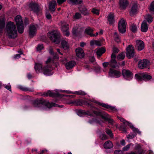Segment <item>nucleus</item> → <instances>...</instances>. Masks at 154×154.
Masks as SVG:
<instances>
[{"label":"nucleus","instance_id":"obj_56","mask_svg":"<svg viewBox=\"0 0 154 154\" xmlns=\"http://www.w3.org/2000/svg\"><path fill=\"white\" fill-rule=\"evenodd\" d=\"M48 51L50 54L51 55H52L54 53L53 52V49L51 47H50L49 48L48 50Z\"/></svg>","mask_w":154,"mask_h":154},{"label":"nucleus","instance_id":"obj_62","mask_svg":"<svg viewBox=\"0 0 154 154\" xmlns=\"http://www.w3.org/2000/svg\"><path fill=\"white\" fill-rule=\"evenodd\" d=\"M46 17L48 19H50L51 18V15L49 13H46Z\"/></svg>","mask_w":154,"mask_h":154},{"label":"nucleus","instance_id":"obj_34","mask_svg":"<svg viewBox=\"0 0 154 154\" xmlns=\"http://www.w3.org/2000/svg\"><path fill=\"white\" fill-rule=\"evenodd\" d=\"M43 96H49L51 97H53L56 95L55 93L49 91L46 92L44 93L42 95Z\"/></svg>","mask_w":154,"mask_h":154},{"label":"nucleus","instance_id":"obj_18","mask_svg":"<svg viewBox=\"0 0 154 154\" xmlns=\"http://www.w3.org/2000/svg\"><path fill=\"white\" fill-rule=\"evenodd\" d=\"M51 68L50 67L46 66L42 69V70L45 75H50L53 74V72H51Z\"/></svg>","mask_w":154,"mask_h":154},{"label":"nucleus","instance_id":"obj_11","mask_svg":"<svg viewBox=\"0 0 154 154\" xmlns=\"http://www.w3.org/2000/svg\"><path fill=\"white\" fill-rule=\"evenodd\" d=\"M109 76L111 77H115L116 78L119 77L121 75V73L119 70L114 69L112 68L109 69Z\"/></svg>","mask_w":154,"mask_h":154},{"label":"nucleus","instance_id":"obj_60","mask_svg":"<svg viewBox=\"0 0 154 154\" xmlns=\"http://www.w3.org/2000/svg\"><path fill=\"white\" fill-rule=\"evenodd\" d=\"M116 55L115 53H112L111 55V60H116Z\"/></svg>","mask_w":154,"mask_h":154},{"label":"nucleus","instance_id":"obj_23","mask_svg":"<svg viewBox=\"0 0 154 154\" xmlns=\"http://www.w3.org/2000/svg\"><path fill=\"white\" fill-rule=\"evenodd\" d=\"M76 63L74 61H71L66 63L65 66L67 69H69L72 68L75 65Z\"/></svg>","mask_w":154,"mask_h":154},{"label":"nucleus","instance_id":"obj_22","mask_svg":"<svg viewBox=\"0 0 154 154\" xmlns=\"http://www.w3.org/2000/svg\"><path fill=\"white\" fill-rule=\"evenodd\" d=\"M56 5V2L55 1L52 0L51 2L49 5V10L51 11H55V7Z\"/></svg>","mask_w":154,"mask_h":154},{"label":"nucleus","instance_id":"obj_17","mask_svg":"<svg viewBox=\"0 0 154 154\" xmlns=\"http://www.w3.org/2000/svg\"><path fill=\"white\" fill-rule=\"evenodd\" d=\"M120 64L117 63L116 60H110L109 62V66L112 68L118 69Z\"/></svg>","mask_w":154,"mask_h":154},{"label":"nucleus","instance_id":"obj_7","mask_svg":"<svg viewBox=\"0 0 154 154\" xmlns=\"http://www.w3.org/2000/svg\"><path fill=\"white\" fill-rule=\"evenodd\" d=\"M119 30L122 33H125L126 30V22L124 19L122 18L120 20L119 23Z\"/></svg>","mask_w":154,"mask_h":154},{"label":"nucleus","instance_id":"obj_40","mask_svg":"<svg viewBox=\"0 0 154 154\" xmlns=\"http://www.w3.org/2000/svg\"><path fill=\"white\" fill-rule=\"evenodd\" d=\"M125 57V53H122L118 55L117 57V58L119 60H122L124 59Z\"/></svg>","mask_w":154,"mask_h":154},{"label":"nucleus","instance_id":"obj_44","mask_svg":"<svg viewBox=\"0 0 154 154\" xmlns=\"http://www.w3.org/2000/svg\"><path fill=\"white\" fill-rule=\"evenodd\" d=\"M81 17V14L79 13H76L73 16L74 19H78L80 18Z\"/></svg>","mask_w":154,"mask_h":154},{"label":"nucleus","instance_id":"obj_30","mask_svg":"<svg viewBox=\"0 0 154 154\" xmlns=\"http://www.w3.org/2000/svg\"><path fill=\"white\" fill-rule=\"evenodd\" d=\"M68 3L72 5H78L81 4L82 2V0H68Z\"/></svg>","mask_w":154,"mask_h":154},{"label":"nucleus","instance_id":"obj_38","mask_svg":"<svg viewBox=\"0 0 154 154\" xmlns=\"http://www.w3.org/2000/svg\"><path fill=\"white\" fill-rule=\"evenodd\" d=\"M71 103H73L75 105L80 106L82 105V101L80 100L74 101L68 103V104H70Z\"/></svg>","mask_w":154,"mask_h":154},{"label":"nucleus","instance_id":"obj_36","mask_svg":"<svg viewBox=\"0 0 154 154\" xmlns=\"http://www.w3.org/2000/svg\"><path fill=\"white\" fill-rule=\"evenodd\" d=\"M81 13L85 16L88 15L89 13L87 9L85 7H83L80 9Z\"/></svg>","mask_w":154,"mask_h":154},{"label":"nucleus","instance_id":"obj_10","mask_svg":"<svg viewBox=\"0 0 154 154\" xmlns=\"http://www.w3.org/2000/svg\"><path fill=\"white\" fill-rule=\"evenodd\" d=\"M38 27V26L37 25H31L30 26L29 29V35L30 37H33L35 35Z\"/></svg>","mask_w":154,"mask_h":154},{"label":"nucleus","instance_id":"obj_37","mask_svg":"<svg viewBox=\"0 0 154 154\" xmlns=\"http://www.w3.org/2000/svg\"><path fill=\"white\" fill-rule=\"evenodd\" d=\"M145 20L149 23H151L153 20V17L150 15H147L145 16Z\"/></svg>","mask_w":154,"mask_h":154},{"label":"nucleus","instance_id":"obj_53","mask_svg":"<svg viewBox=\"0 0 154 154\" xmlns=\"http://www.w3.org/2000/svg\"><path fill=\"white\" fill-rule=\"evenodd\" d=\"M113 53H117L119 52L118 49L115 47H114L112 49Z\"/></svg>","mask_w":154,"mask_h":154},{"label":"nucleus","instance_id":"obj_35","mask_svg":"<svg viewBox=\"0 0 154 154\" xmlns=\"http://www.w3.org/2000/svg\"><path fill=\"white\" fill-rule=\"evenodd\" d=\"M5 24V20L4 19L0 20V32H2L4 28Z\"/></svg>","mask_w":154,"mask_h":154},{"label":"nucleus","instance_id":"obj_49","mask_svg":"<svg viewBox=\"0 0 154 154\" xmlns=\"http://www.w3.org/2000/svg\"><path fill=\"white\" fill-rule=\"evenodd\" d=\"M44 47L43 45H38L37 47L36 50L37 51H40L42 49H43Z\"/></svg>","mask_w":154,"mask_h":154},{"label":"nucleus","instance_id":"obj_50","mask_svg":"<svg viewBox=\"0 0 154 154\" xmlns=\"http://www.w3.org/2000/svg\"><path fill=\"white\" fill-rule=\"evenodd\" d=\"M149 10L152 11H154V1L151 3L149 7Z\"/></svg>","mask_w":154,"mask_h":154},{"label":"nucleus","instance_id":"obj_19","mask_svg":"<svg viewBox=\"0 0 154 154\" xmlns=\"http://www.w3.org/2000/svg\"><path fill=\"white\" fill-rule=\"evenodd\" d=\"M107 19L109 22V24H112L115 21L114 14L112 13H110L107 16Z\"/></svg>","mask_w":154,"mask_h":154},{"label":"nucleus","instance_id":"obj_39","mask_svg":"<svg viewBox=\"0 0 154 154\" xmlns=\"http://www.w3.org/2000/svg\"><path fill=\"white\" fill-rule=\"evenodd\" d=\"M114 38L115 40L117 42H120V37L118 35L116 32H115L114 34Z\"/></svg>","mask_w":154,"mask_h":154},{"label":"nucleus","instance_id":"obj_9","mask_svg":"<svg viewBox=\"0 0 154 154\" xmlns=\"http://www.w3.org/2000/svg\"><path fill=\"white\" fill-rule=\"evenodd\" d=\"M150 65V63L148 60L143 59L139 61L138 67L141 69H143L148 67Z\"/></svg>","mask_w":154,"mask_h":154},{"label":"nucleus","instance_id":"obj_5","mask_svg":"<svg viewBox=\"0 0 154 154\" xmlns=\"http://www.w3.org/2000/svg\"><path fill=\"white\" fill-rule=\"evenodd\" d=\"M35 103L37 104V106L35 105V106L36 107L39 106V105H40V103H41V104H43L44 103V105L47 108H50L53 106H57L59 107H62L63 106L62 105H61L60 106V105L56 104L54 103H50L48 102L45 101H40L39 102L38 101H36L35 102Z\"/></svg>","mask_w":154,"mask_h":154},{"label":"nucleus","instance_id":"obj_6","mask_svg":"<svg viewBox=\"0 0 154 154\" xmlns=\"http://www.w3.org/2000/svg\"><path fill=\"white\" fill-rule=\"evenodd\" d=\"M61 23V30L64 35L66 36L69 35V24L64 21H62Z\"/></svg>","mask_w":154,"mask_h":154},{"label":"nucleus","instance_id":"obj_45","mask_svg":"<svg viewBox=\"0 0 154 154\" xmlns=\"http://www.w3.org/2000/svg\"><path fill=\"white\" fill-rule=\"evenodd\" d=\"M18 53H19L18 54H17L15 55L14 57L15 59L19 58H20V55L23 54V52L21 50L18 51Z\"/></svg>","mask_w":154,"mask_h":154},{"label":"nucleus","instance_id":"obj_58","mask_svg":"<svg viewBox=\"0 0 154 154\" xmlns=\"http://www.w3.org/2000/svg\"><path fill=\"white\" fill-rule=\"evenodd\" d=\"M126 124L129 126L132 130L134 129V128H135V127H134L133 125L132 124L130 123L129 122L128 123H126Z\"/></svg>","mask_w":154,"mask_h":154},{"label":"nucleus","instance_id":"obj_51","mask_svg":"<svg viewBox=\"0 0 154 154\" xmlns=\"http://www.w3.org/2000/svg\"><path fill=\"white\" fill-rule=\"evenodd\" d=\"M130 144H128L126 146H125L123 148L122 150L124 151H128L130 148Z\"/></svg>","mask_w":154,"mask_h":154},{"label":"nucleus","instance_id":"obj_54","mask_svg":"<svg viewBox=\"0 0 154 154\" xmlns=\"http://www.w3.org/2000/svg\"><path fill=\"white\" fill-rule=\"evenodd\" d=\"M77 29L76 27H74L72 30V34L74 35H76Z\"/></svg>","mask_w":154,"mask_h":154},{"label":"nucleus","instance_id":"obj_12","mask_svg":"<svg viewBox=\"0 0 154 154\" xmlns=\"http://www.w3.org/2000/svg\"><path fill=\"white\" fill-rule=\"evenodd\" d=\"M122 74L125 78L127 80H130L133 77V74L129 70L124 69L122 70Z\"/></svg>","mask_w":154,"mask_h":154},{"label":"nucleus","instance_id":"obj_59","mask_svg":"<svg viewBox=\"0 0 154 154\" xmlns=\"http://www.w3.org/2000/svg\"><path fill=\"white\" fill-rule=\"evenodd\" d=\"M95 45L98 46H101V44L100 41L97 40H95Z\"/></svg>","mask_w":154,"mask_h":154},{"label":"nucleus","instance_id":"obj_25","mask_svg":"<svg viewBox=\"0 0 154 154\" xmlns=\"http://www.w3.org/2000/svg\"><path fill=\"white\" fill-rule=\"evenodd\" d=\"M64 92H65L67 94H73L78 95H85L86 94L85 92L81 90L79 91H76L74 92H72L70 91H64Z\"/></svg>","mask_w":154,"mask_h":154},{"label":"nucleus","instance_id":"obj_15","mask_svg":"<svg viewBox=\"0 0 154 154\" xmlns=\"http://www.w3.org/2000/svg\"><path fill=\"white\" fill-rule=\"evenodd\" d=\"M75 52L77 56L79 58H82L84 57L85 54L82 48H77L75 50Z\"/></svg>","mask_w":154,"mask_h":154},{"label":"nucleus","instance_id":"obj_16","mask_svg":"<svg viewBox=\"0 0 154 154\" xmlns=\"http://www.w3.org/2000/svg\"><path fill=\"white\" fill-rule=\"evenodd\" d=\"M29 7L35 13H37L39 11L38 5L36 3L31 2L29 5Z\"/></svg>","mask_w":154,"mask_h":154},{"label":"nucleus","instance_id":"obj_32","mask_svg":"<svg viewBox=\"0 0 154 154\" xmlns=\"http://www.w3.org/2000/svg\"><path fill=\"white\" fill-rule=\"evenodd\" d=\"M103 146L105 149H109L112 148L113 146V145L111 141L108 140L104 143Z\"/></svg>","mask_w":154,"mask_h":154},{"label":"nucleus","instance_id":"obj_43","mask_svg":"<svg viewBox=\"0 0 154 154\" xmlns=\"http://www.w3.org/2000/svg\"><path fill=\"white\" fill-rule=\"evenodd\" d=\"M131 29L132 32H135L137 31V27L136 25L133 24L131 27Z\"/></svg>","mask_w":154,"mask_h":154},{"label":"nucleus","instance_id":"obj_2","mask_svg":"<svg viewBox=\"0 0 154 154\" xmlns=\"http://www.w3.org/2000/svg\"><path fill=\"white\" fill-rule=\"evenodd\" d=\"M47 35L48 37L56 44H58L60 42V33L57 30H53L51 32H49L48 33Z\"/></svg>","mask_w":154,"mask_h":154},{"label":"nucleus","instance_id":"obj_33","mask_svg":"<svg viewBox=\"0 0 154 154\" xmlns=\"http://www.w3.org/2000/svg\"><path fill=\"white\" fill-rule=\"evenodd\" d=\"M18 88L21 90L24 91H33V88H30L27 87H23L21 85H20L18 86Z\"/></svg>","mask_w":154,"mask_h":154},{"label":"nucleus","instance_id":"obj_26","mask_svg":"<svg viewBox=\"0 0 154 154\" xmlns=\"http://www.w3.org/2000/svg\"><path fill=\"white\" fill-rule=\"evenodd\" d=\"M61 45L64 50L67 49L69 48L67 39H62L61 41Z\"/></svg>","mask_w":154,"mask_h":154},{"label":"nucleus","instance_id":"obj_28","mask_svg":"<svg viewBox=\"0 0 154 154\" xmlns=\"http://www.w3.org/2000/svg\"><path fill=\"white\" fill-rule=\"evenodd\" d=\"M99 104L102 107H103L111 110L115 111L116 110V109L115 107L112 106H111L107 105L103 103H99Z\"/></svg>","mask_w":154,"mask_h":154},{"label":"nucleus","instance_id":"obj_52","mask_svg":"<svg viewBox=\"0 0 154 154\" xmlns=\"http://www.w3.org/2000/svg\"><path fill=\"white\" fill-rule=\"evenodd\" d=\"M133 131L134 133H137L138 134H141V132L138 129L135 128H134V129L132 130Z\"/></svg>","mask_w":154,"mask_h":154},{"label":"nucleus","instance_id":"obj_27","mask_svg":"<svg viewBox=\"0 0 154 154\" xmlns=\"http://www.w3.org/2000/svg\"><path fill=\"white\" fill-rule=\"evenodd\" d=\"M137 4L135 3L132 7L130 11V14L131 16H133L136 14L137 11Z\"/></svg>","mask_w":154,"mask_h":154},{"label":"nucleus","instance_id":"obj_42","mask_svg":"<svg viewBox=\"0 0 154 154\" xmlns=\"http://www.w3.org/2000/svg\"><path fill=\"white\" fill-rule=\"evenodd\" d=\"M99 137L102 140H105L108 139V137L105 134H100Z\"/></svg>","mask_w":154,"mask_h":154},{"label":"nucleus","instance_id":"obj_47","mask_svg":"<svg viewBox=\"0 0 154 154\" xmlns=\"http://www.w3.org/2000/svg\"><path fill=\"white\" fill-rule=\"evenodd\" d=\"M118 118L121 122H123L124 124H126V123H128V122L125 120L123 118L120 117L118 116Z\"/></svg>","mask_w":154,"mask_h":154},{"label":"nucleus","instance_id":"obj_20","mask_svg":"<svg viewBox=\"0 0 154 154\" xmlns=\"http://www.w3.org/2000/svg\"><path fill=\"white\" fill-rule=\"evenodd\" d=\"M148 30V25L145 20L143 21L141 25V30L143 32H146Z\"/></svg>","mask_w":154,"mask_h":154},{"label":"nucleus","instance_id":"obj_41","mask_svg":"<svg viewBox=\"0 0 154 154\" xmlns=\"http://www.w3.org/2000/svg\"><path fill=\"white\" fill-rule=\"evenodd\" d=\"M78 113H81L82 114H85L86 115H88L91 116H93V114L92 113H91L89 111H88L86 112H85L83 110H80L79 111Z\"/></svg>","mask_w":154,"mask_h":154},{"label":"nucleus","instance_id":"obj_14","mask_svg":"<svg viewBox=\"0 0 154 154\" xmlns=\"http://www.w3.org/2000/svg\"><path fill=\"white\" fill-rule=\"evenodd\" d=\"M93 112L96 115L100 116L102 119L105 120H107L108 119V115L105 112L102 113L99 111H93Z\"/></svg>","mask_w":154,"mask_h":154},{"label":"nucleus","instance_id":"obj_24","mask_svg":"<svg viewBox=\"0 0 154 154\" xmlns=\"http://www.w3.org/2000/svg\"><path fill=\"white\" fill-rule=\"evenodd\" d=\"M94 30L90 27L87 28L85 30V33L90 35L91 37L94 36V34L93 33Z\"/></svg>","mask_w":154,"mask_h":154},{"label":"nucleus","instance_id":"obj_63","mask_svg":"<svg viewBox=\"0 0 154 154\" xmlns=\"http://www.w3.org/2000/svg\"><path fill=\"white\" fill-rule=\"evenodd\" d=\"M115 154H121V151L120 150H117L114 152Z\"/></svg>","mask_w":154,"mask_h":154},{"label":"nucleus","instance_id":"obj_13","mask_svg":"<svg viewBox=\"0 0 154 154\" xmlns=\"http://www.w3.org/2000/svg\"><path fill=\"white\" fill-rule=\"evenodd\" d=\"M144 43L142 40H138L136 41L135 47L138 51L143 50L144 48Z\"/></svg>","mask_w":154,"mask_h":154},{"label":"nucleus","instance_id":"obj_48","mask_svg":"<svg viewBox=\"0 0 154 154\" xmlns=\"http://www.w3.org/2000/svg\"><path fill=\"white\" fill-rule=\"evenodd\" d=\"M106 132L111 137H113V134L111 131L109 129H106Z\"/></svg>","mask_w":154,"mask_h":154},{"label":"nucleus","instance_id":"obj_29","mask_svg":"<svg viewBox=\"0 0 154 154\" xmlns=\"http://www.w3.org/2000/svg\"><path fill=\"white\" fill-rule=\"evenodd\" d=\"M105 49L103 48H99L97 50L96 54L98 58H99L105 52Z\"/></svg>","mask_w":154,"mask_h":154},{"label":"nucleus","instance_id":"obj_8","mask_svg":"<svg viewBox=\"0 0 154 154\" xmlns=\"http://www.w3.org/2000/svg\"><path fill=\"white\" fill-rule=\"evenodd\" d=\"M126 56L128 58H131L134 57L135 52L134 47L131 45H129L126 48Z\"/></svg>","mask_w":154,"mask_h":154},{"label":"nucleus","instance_id":"obj_3","mask_svg":"<svg viewBox=\"0 0 154 154\" xmlns=\"http://www.w3.org/2000/svg\"><path fill=\"white\" fill-rule=\"evenodd\" d=\"M15 20L18 32L20 33H22L23 32L24 28L21 17L19 15L17 16L15 18Z\"/></svg>","mask_w":154,"mask_h":154},{"label":"nucleus","instance_id":"obj_4","mask_svg":"<svg viewBox=\"0 0 154 154\" xmlns=\"http://www.w3.org/2000/svg\"><path fill=\"white\" fill-rule=\"evenodd\" d=\"M135 78L138 81L143 80L148 81L152 79V76L146 73L136 74L135 75Z\"/></svg>","mask_w":154,"mask_h":154},{"label":"nucleus","instance_id":"obj_31","mask_svg":"<svg viewBox=\"0 0 154 154\" xmlns=\"http://www.w3.org/2000/svg\"><path fill=\"white\" fill-rule=\"evenodd\" d=\"M34 68L37 73L40 72L42 70V66L41 64L35 63Z\"/></svg>","mask_w":154,"mask_h":154},{"label":"nucleus","instance_id":"obj_46","mask_svg":"<svg viewBox=\"0 0 154 154\" xmlns=\"http://www.w3.org/2000/svg\"><path fill=\"white\" fill-rule=\"evenodd\" d=\"M91 11L94 14L96 15H98L99 14V10L95 8H93Z\"/></svg>","mask_w":154,"mask_h":154},{"label":"nucleus","instance_id":"obj_61","mask_svg":"<svg viewBox=\"0 0 154 154\" xmlns=\"http://www.w3.org/2000/svg\"><path fill=\"white\" fill-rule=\"evenodd\" d=\"M66 0H57V2L58 4L60 5L64 2Z\"/></svg>","mask_w":154,"mask_h":154},{"label":"nucleus","instance_id":"obj_21","mask_svg":"<svg viewBox=\"0 0 154 154\" xmlns=\"http://www.w3.org/2000/svg\"><path fill=\"white\" fill-rule=\"evenodd\" d=\"M128 4L127 0H120V7L121 9H125L128 6Z\"/></svg>","mask_w":154,"mask_h":154},{"label":"nucleus","instance_id":"obj_55","mask_svg":"<svg viewBox=\"0 0 154 154\" xmlns=\"http://www.w3.org/2000/svg\"><path fill=\"white\" fill-rule=\"evenodd\" d=\"M5 88L10 91H11V86L10 85H5Z\"/></svg>","mask_w":154,"mask_h":154},{"label":"nucleus","instance_id":"obj_1","mask_svg":"<svg viewBox=\"0 0 154 154\" xmlns=\"http://www.w3.org/2000/svg\"><path fill=\"white\" fill-rule=\"evenodd\" d=\"M5 32L9 38H14L17 36V31L13 22L8 23L5 28Z\"/></svg>","mask_w":154,"mask_h":154},{"label":"nucleus","instance_id":"obj_57","mask_svg":"<svg viewBox=\"0 0 154 154\" xmlns=\"http://www.w3.org/2000/svg\"><path fill=\"white\" fill-rule=\"evenodd\" d=\"M108 65H109V63L108 62H104L103 63V65L104 68L106 67Z\"/></svg>","mask_w":154,"mask_h":154},{"label":"nucleus","instance_id":"obj_64","mask_svg":"<svg viewBox=\"0 0 154 154\" xmlns=\"http://www.w3.org/2000/svg\"><path fill=\"white\" fill-rule=\"evenodd\" d=\"M121 144L122 146H124L125 145V142L124 140L123 139L121 141Z\"/></svg>","mask_w":154,"mask_h":154}]
</instances>
